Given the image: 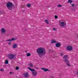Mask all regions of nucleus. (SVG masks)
Masks as SVG:
<instances>
[{
	"label": "nucleus",
	"mask_w": 78,
	"mask_h": 78,
	"mask_svg": "<svg viewBox=\"0 0 78 78\" xmlns=\"http://www.w3.org/2000/svg\"><path fill=\"white\" fill-rule=\"evenodd\" d=\"M36 52L40 58H42L46 54V51L44 48L40 47L37 48Z\"/></svg>",
	"instance_id": "nucleus-1"
},
{
	"label": "nucleus",
	"mask_w": 78,
	"mask_h": 78,
	"mask_svg": "<svg viewBox=\"0 0 78 78\" xmlns=\"http://www.w3.org/2000/svg\"><path fill=\"white\" fill-rule=\"evenodd\" d=\"M67 57H68V55H64L63 57V61L68 66L70 67V62H69V60L67 59Z\"/></svg>",
	"instance_id": "nucleus-2"
},
{
	"label": "nucleus",
	"mask_w": 78,
	"mask_h": 78,
	"mask_svg": "<svg viewBox=\"0 0 78 78\" xmlns=\"http://www.w3.org/2000/svg\"><path fill=\"white\" fill-rule=\"evenodd\" d=\"M6 5L7 8L9 10H12V7H14V5L12 4V3L9 2L6 3Z\"/></svg>",
	"instance_id": "nucleus-3"
},
{
	"label": "nucleus",
	"mask_w": 78,
	"mask_h": 78,
	"mask_svg": "<svg viewBox=\"0 0 78 78\" xmlns=\"http://www.w3.org/2000/svg\"><path fill=\"white\" fill-rule=\"evenodd\" d=\"M67 3H70L71 5V7L73 8V9H72V10H73V11H75V10H76V9L77 8H76V7H75H75H74V6H75V4L73 3H73V1H72V0H68Z\"/></svg>",
	"instance_id": "nucleus-4"
},
{
	"label": "nucleus",
	"mask_w": 78,
	"mask_h": 78,
	"mask_svg": "<svg viewBox=\"0 0 78 78\" xmlns=\"http://www.w3.org/2000/svg\"><path fill=\"white\" fill-rule=\"evenodd\" d=\"M16 55L15 54H9L8 55V57L9 59H16Z\"/></svg>",
	"instance_id": "nucleus-5"
},
{
	"label": "nucleus",
	"mask_w": 78,
	"mask_h": 78,
	"mask_svg": "<svg viewBox=\"0 0 78 78\" xmlns=\"http://www.w3.org/2000/svg\"><path fill=\"white\" fill-rule=\"evenodd\" d=\"M59 25L62 27H64L66 26V23L64 22H62L59 23Z\"/></svg>",
	"instance_id": "nucleus-6"
},
{
	"label": "nucleus",
	"mask_w": 78,
	"mask_h": 78,
	"mask_svg": "<svg viewBox=\"0 0 78 78\" xmlns=\"http://www.w3.org/2000/svg\"><path fill=\"white\" fill-rule=\"evenodd\" d=\"M66 49L67 50H73V48L71 46H67L66 47Z\"/></svg>",
	"instance_id": "nucleus-7"
},
{
	"label": "nucleus",
	"mask_w": 78,
	"mask_h": 78,
	"mask_svg": "<svg viewBox=\"0 0 78 78\" xmlns=\"http://www.w3.org/2000/svg\"><path fill=\"white\" fill-rule=\"evenodd\" d=\"M32 75L33 76H36L37 74V72L35 71H34L33 72L31 73Z\"/></svg>",
	"instance_id": "nucleus-8"
},
{
	"label": "nucleus",
	"mask_w": 78,
	"mask_h": 78,
	"mask_svg": "<svg viewBox=\"0 0 78 78\" xmlns=\"http://www.w3.org/2000/svg\"><path fill=\"white\" fill-rule=\"evenodd\" d=\"M56 47H60L61 46V44L59 42L55 44Z\"/></svg>",
	"instance_id": "nucleus-9"
},
{
	"label": "nucleus",
	"mask_w": 78,
	"mask_h": 78,
	"mask_svg": "<svg viewBox=\"0 0 78 78\" xmlns=\"http://www.w3.org/2000/svg\"><path fill=\"white\" fill-rule=\"evenodd\" d=\"M23 75L24 76L25 78H28L29 77V76L28 75V73H24L23 74Z\"/></svg>",
	"instance_id": "nucleus-10"
},
{
	"label": "nucleus",
	"mask_w": 78,
	"mask_h": 78,
	"mask_svg": "<svg viewBox=\"0 0 78 78\" xmlns=\"http://www.w3.org/2000/svg\"><path fill=\"white\" fill-rule=\"evenodd\" d=\"M1 31L2 33H6V29L5 28H2L1 29Z\"/></svg>",
	"instance_id": "nucleus-11"
},
{
	"label": "nucleus",
	"mask_w": 78,
	"mask_h": 78,
	"mask_svg": "<svg viewBox=\"0 0 78 78\" xmlns=\"http://www.w3.org/2000/svg\"><path fill=\"white\" fill-rule=\"evenodd\" d=\"M41 69L42 70H44V72H47V71H48L49 72H50V70H48V69L45 68H42Z\"/></svg>",
	"instance_id": "nucleus-12"
},
{
	"label": "nucleus",
	"mask_w": 78,
	"mask_h": 78,
	"mask_svg": "<svg viewBox=\"0 0 78 78\" xmlns=\"http://www.w3.org/2000/svg\"><path fill=\"white\" fill-rule=\"evenodd\" d=\"M16 40V39L14 38H12L11 39H9L6 40V41H15Z\"/></svg>",
	"instance_id": "nucleus-13"
},
{
	"label": "nucleus",
	"mask_w": 78,
	"mask_h": 78,
	"mask_svg": "<svg viewBox=\"0 0 78 78\" xmlns=\"http://www.w3.org/2000/svg\"><path fill=\"white\" fill-rule=\"evenodd\" d=\"M28 69H29V70H30L31 71V72H34V71H35V69H31V68H28Z\"/></svg>",
	"instance_id": "nucleus-14"
},
{
	"label": "nucleus",
	"mask_w": 78,
	"mask_h": 78,
	"mask_svg": "<svg viewBox=\"0 0 78 78\" xmlns=\"http://www.w3.org/2000/svg\"><path fill=\"white\" fill-rule=\"evenodd\" d=\"M17 44H14L13 46V48H17Z\"/></svg>",
	"instance_id": "nucleus-15"
},
{
	"label": "nucleus",
	"mask_w": 78,
	"mask_h": 78,
	"mask_svg": "<svg viewBox=\"0 0 78 78\" xmlns=\"http://www.w3.org/2000/svg\"><path fill=\"white\" fill-rule=\"evenodd\" d=\"M29 66L31 67V68H33V65L32 64H29Z\"/></svg>",
	"instance_id": "nucleus-16"
},
{
	"label": "nucleus",
	"mask_w": 78,
	"mask_h": 78,
	"mask_svg": "<svg viewBox=\"0 0 78 78\" xmlns=\"http://www.w3.org/2000/svg\"><path fill=\"white\" fill-rule=\"evenodd\" d=\"M56 41L53 40L51 41V44H53L54 43H56Z\"/></svg>",
	"instance_id": "nucleus-17"
},
{
	"label": "nucleus",
	"mask_w": 78,
	"mask_h": 78,
	"mask_svg": "<svg viewBox=\"0 0 78 78\" xmlns=\"http://www.w3.org/2000/svg\"><path fill=\"white\" fill-rule=\"evenodd\" d=\"M30 56H31V54L30 53H28L27 54V57Z\"/></svg>",
	"instance_id": "nucleus-18"
},
{
	"label": "nucleus",
	"mask_w": 78,
	"mask_h": 78,
	"mask_svg": "<svg viewBox=\"0 0 78 78\" xmlns=\"http://www.w3.org/2000/svg\"><path fill=\"white\" fill-rule=\"evenodd\" d=\"M8 60H6L5 62V63L6 64H8Z\"/></svg>",
	"instance_id": "nucleus-19"
},
{
	"label": "nucleus",
	"mask_w": 78,
	"mask_h": 78,
	"mask_svg": "<svg viewBox=\"0 0 78 78\" xmlns=\"http://www.w3.org/2000/svg\"><path fill=\"white\" fill-rule=\"evenodd\" d=\"M27 7H29V8H30V7H31V4L30 3L28 4L27 5Z\"/></svg>",
	"instance_id": "nucleus-20"
},
{
	"label": "nucleus",
	"mask_w": 78,
	"mask_h": 78,
	"mask_svg": "<svg viewBox=\"0 0 78 78\" xmlns=\"http://www.w3.org/2000/svg\"><path fill=\"white\" fill-rule=\"evenodd\" d=\"M45 21L46 22V23L47 24H49V22H48V20H45Z\"/></svg>",
	"instance_id": "nucleus-21"
},
{
	"label": "nucleus",
	"mask_w": 78,
	"mask_h": 78,
	"mask_svg": "<svg viewBox=\"0 0 78 78\" xmlns=\"http://www.w3.org/2000/svg\"><path fill=\"white\" fill-rule=\"evenodd\" d=\"M55 19H58V16H56V15H55Z\"/></svg>",
	"instance_id": "nucleus-22"
},
{
	"label": "nucleus",
	"mask_w": 78,
	"mask_h": 78,
	"mask_svg": "<svg viewBox=\"0 0 78 78\" xmlns=\"http://www.w3.org/2000/svg\"><path fill=\"white\" fill-rule=\"evenodd\" d=\"M57 6L58 7H62V5H57Z\"/></svg>",
	"instance_id": "nucleus-23"
},
{
	"label": "nucleus",
	"mask_w": 78,
	"mask_h": 78,
	"mask_svg": "<svg viewBox=\"0 0 78 78\" xmlns=\"http://www.w3.org/2000/svg\"><path fill=\"white\" fill-rule=\"evenodd\" d=\"M52 30H54V31H56V28H53Z\"/></svg>",
	"instance_id": "nucleus-24"
},
{
	"label": "nucleus",
	"mask_w": 78,
	"mask_h": 78,
	"mask_svg": "<svg viewBox=\"0 0 78 78\" xmlns=\"http://www.w3.org/2000/svg\"><path fill=\"white\" fill-rule=\"evenodd\" d=\"M0 12L1 13V14H3V11H2L1 10L0 11Z\"/></svg>",
	"instance_id": "nucleus-25"
},
{
	"label": "nucleus",
	"mask_w": 78,
	"mask_h": 78,
	"mask_svg": "<svg viewBox=\"0 0 78 78\" xmlns=\"http://www.w3.org/2000/svg\"><path fill=\"white\" fill-rule=\"evenodd\" d=\"M19 68L18 67H16V70H19Z\"/></svg>",
	"instance_id": "nucleus-26"
},
{
	"label": "nucleus",
	"mask_w": 78,
	"mask_h": 78,
	"mask_svg": "<svg viewBox=\"0 0 78 78\" xmlns=\"http://www.w3.org/2000/svg\"><path fill=\"white\" fill-rule=\"evenodd\" d=\"M9 74H13V75H14V73H12L11 72H10L9 73Z\"/></svg>",
	"instance_id": "nucleus-27"
},
{
	"label": "nucleus",
	"mask_w": 78,
	"mask_h": 78,
	"mask_svg": "<svg viewBox=\"0 0 78 78\" xmlns=\"http://www.w3.org/2000/svg\"><path fill=\"white\" fill-rule=\"evenodd\" d=\"M63 55H64V54H63V53H60L61 56H63Z\"/></svg>",
	"instance_id": "nucleus-28"
},
{
	"label": "nucleus",
	"mask_w": 78,
	"mask_h": 78,
	"mask_svg": "<svg viewBox=\"0 0 78 78\" xmlns=\"http://www.w3.org/2000/svg\"><path fill=\"white\" fill-rule=\"evenodd\" d=\"M11 42H12V41H11L9 42V43L8 44L9 45H11Z\"/></svg>",
	"instance_id": "nucleus-29"
},
{
	"label": "nucleus",
	"mask_w": 78,
	"mask_h": 78,
	"mask_svg": "<svg viewBox=\"0 0 78 78\" xmlns=\"http://www.w3.org/2000/svg\"><path fill=\"white\" fill-rule=\"evenodd\" d=\"M0 71H1V72H3V71H4V69H1Z\"/></svg>",
	"instance_id": "nucleus-30"
},
{
	"label": "nucleus",
	"mask_w": 78,
	"mask_h": 78,
	"mask_svg": "<svg viewBox=\"0 0 78 78\" xmlns=\"http://www.w3.org/2000/svg\"><path fill=\"white\" fill-rule=\"evenodd\" d=\"M35 69H37V70H38V69H39V68L37 67H35Z\"/></svg>",
	"instance_id": "nucleus-31"
},
{
	"label": "nucleus",
	"mask_w": 78,
	"mask_h": 78,
	"mask_svg": "<svg viewBox=\"0 0 78 78\" xmlns=\"http://www.w3.org/2000/svg\"><path fill=\"white\" fill-rule=\"evenodd\" d=\"M50 6H46V8H49V7H50Z\"/></svg>",
	"instance_id": "nucleus-32"
},
{
	"label": "nucleus",
	"mask_w": 78,
	"mask_h": 78,
	"mask_svg": "<svg viewBox=\"0 0 78 78\" xmlns=\"http://www.w3.org/2000/svg\"><path fill=\"white\" fill-rule=\"evenodd\" d=\"M27 29L25 28V31H27Z\"/></svg>",
	"instance_id": "nucleus-33"
},
{
	"label": "nucleus",
	"mask_w": 78,
	"mask_h": 78,
	"mask_svg": "<svg viewBox=\"0 0 78 78\" xmlns=\"http://www.w3.org/2000/svg\"><path fill=\"white\" fill-rule=\"evenodd\" d=\"M77 75H78V71L77 72Z\"/></svg>",
	"instance_id": "nucleus-34"
},
{
	"label": "nucleus",
	"mask_w": 78,
	"mask_h": 78,
	"mask_svg": "<svg viewBox=\"0 0 78 78\" xmlns=\"http://www.w3.org/2000/svg\"><path fill=\"white\" fill-rule=\"evenodd\" d=\"M26 53H27V51H26Z\"/></svg>",
	"instance_id": "nucleus-35"
},
{
	"label": "nucleus",
	"mask_w": 78,
	"mask_h": 78,
	"mask_svg": "<svg viewBox=\"0 0 78 78\" xmlns=\"http://www.w3.org/2000/svg\"><path fill=\"white\" fill-rule=\"evenodd\" d=\"M24 11H25V10H23V12H24Z\"/></svg>",
	"instance_id": "nucleus-36"
},
{
	"label": "nucleus",
	"mask_w": 78,
	"mask_h": 78,
	"mask_svg": "<svg viewBox=\"0 0 78 78\" xmlns=\"http://www.w3.org/2000/svg\"><path fill=\"white\" fill-rule=\"evenodd\" d=\"M49 51H51V50L50 49V50H49Z\"/></svg>",
	"instance_id": "nucleus-37"
},
{
	"label": "nucleus",
	"mask_w": 78,
	"mask_h": 78,
	"mask_svg": "<svg viewBox=\"0 0 78 78\" xmlns=\"http://www.w3.org/2000/svg\"><path fill=\"white\" fill-rule=\"evenodd\" d=\"M22 6H21V7L22 8Z\"/></svg>",
	"instance_id": "nucleus-38"
},
{
	"label": "nucleus",
	"mask_w": 78,
	"mask_h": 78,
	"mask_svg": "<svg viewBox=\"0 0 78 78\" xmlns=\"http://www.w3.org/2000/svg\"><path fill=\"white\" fill-rule=\"evenodd\" d=\"M22 6H21V7L22 8Z\"/></svg>",
	"instance_id": "nucleus-39"
},
{
	"label": "nucleus",
	"mask_w": 78,
	"mask_h": 78,
	"mask_svg": "<svg viewBox=\"0 0 78 78\" xmlns=\"http://www.w3.org/2000/svg\"><path fill=\"white\" fill-rule=\"evenodd\" d=\"M21 8H22V7H21Z\"/></svg>",
	"instance_id": "nucleus-40"
}]
</instances>
